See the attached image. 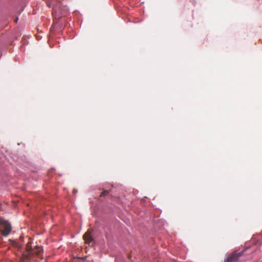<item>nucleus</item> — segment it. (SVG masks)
I'll use <instances>...</instances> for the list:
<instances>
[{"mask_svg": "<svg viewBox=\"0 0 262 262\" xmlns=\"http://www.w3.org/2000/svg\"><path fill=\"white\" fill-rule=\"evenodd\" d=\"M12 229L10 224L7 221L0 219V232L4 236H7Z\"/></svg>", "mask_w": 262, "mask_h": 262, "instance_id": "f257e3e1", "label": "nucleus"}, {"mask_svg": "<svg viewBox=\"0 0 262 262\" xmlns=\"http://www.w3.org/2000/svg\"><path fill=\"white\" fill-rule=\"evenodd\" d=\"M27 253L31 257L32 255H39L42 251L41 247L36 246L34 248L31 246L30 242L28 243L26 245Z\"/></svg>", "mask_w": 262, "mask_h": 262, "instance_id": "f03ea898", "label": "nucleus"}, {"mask_svg": "<svg viewBox=\"0 0 262 262\" xmlns=\"http://www.w3.org/2000/svg\"><path fill=\"white\" fill-rule=\"evenodd\" d=\"M242 255L240 252H235L229 256L225 260L227 262H238V258Z\"/></svg>", "mask_w": 262, "mask_h": 262, "instance_id": "7ed1b4c3", "label": "nucleus"}, {"mask_svg": "<svg viewBox=\"0 0 262 262\" xmlns=\"http://www.w3.org/2000/svg\"><path fill=\"white\" fill-rule=\"evenodd\" d=\"M83 239L84 240L85 243L89 244L92 241V236L90 234V233L89 231H87L83 236Z\"/></svg>", "mask_w": 262, "mask_h": 262, "instance_id": "20e7f679", "label": "nucleus"}, {"mask_svg": "<svg viewBox=\"0 0 262 262\" xmlns=\"http://www.w3.org/2000/svg\"><path fill=\"white\" fill-rule=\"evenodd\" d=\"M30 258V257L29 256V255L27 253H24L23 254V257L20 259L19 262H25L26 260L29 259Z\"/></svg>", "mask_w": 262, "mask_h": 262, "instance_id": "39448f33", "label": "nucleus"}, {"mask_svg": "<svg viewBox=\"0 0 262 262\" xmlns=\"http://www.w3.org/2000/svg\"><path fill=\"white\" fill-rule=\"evenodd\" d=\"M108 193V191L107 190H103L102 192H101V196H104L105 195H106Z\"/></svg>", "mask_w": 262, "mask_h": 262, "instance_id": "423d86ee", "label": "nucleus"}, {"mask_svg": "<svg viewBox=\"0 0 262 262\" xmlns=\"http://www.w3.org/2000/svg\"><path fill=\"white\" fill-rule=\"evenodd\" d=\"M17 20H18V18H16L14 19V22L15 23H17Z\"/></svg>", "mask_w": 262, "mask_h": 262, "instance_id": "0eeeda50", "label": "nucleus"}, {"mask_svg": "<svg viewBox=\"0 0 262 262\" xmlns=\"http://www.w3.org/2000/svg\"><path fill=\"white\" fill-rule=\"evenodd\" d=\"M20 239L21 240H23V239H24V237L23 236H20Z\"/></svg>", "mask_w": 262, "mask_h": 262, "instance_id": "6e6552de", "label": "nucleus"}, {"mask_svg": "<svg viewBox=\"0 0 262 262\" xmlns=\"http://www.w3.org/2000/svg\"><path fill=\"white\" fill-rule=\"evenodd\" d=\"M73 191H74V193H76L77 192V191L75 190V189L73 190Z\"/></svg>", "mask_w": 262, "mask_h": 262, "instance_id": "1a4fd4ad", "label": "nucleus"}, {"mask_svg": "<svg viewBox=\"0 0 262 262\" xmlns=\"http://www.w3.org/2000/svg\"><path fill=\"white\" fill-rule=\"evenodd\" d=\"M48 6L49 7H51V5L50 4H48Z\"/></svg>", "mask_w": 262, "mask_h": 262, "instance_id": "9d476101", "label": "nucleus"}]
</instances>
